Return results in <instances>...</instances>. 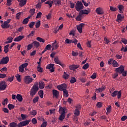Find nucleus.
<instances>
[{
    "mask_svg": "<svg viewBox=\"0 0 127 127\" xmlns=\"http://www.w3.org/2000/svg\"><path fill=\"white\" fill-rule=\"evenodd\" d=\"M39 90V87H38V83H35L30 91V96H33L36 95V93H37Z\"/></svg>",
    "mask_w": 127,
    "mask_h": 127,
    "instance_id": "1",
    "label": "nucleus"
},
{
    "mask_svg": "<svg viewBox=\"0 0 127 127\" xmlns=\"http://www.w3.org/2000/svg\"><path fill=\"white\" fill-rule=\"evenodd\" d=\"M75 8L77 11L81 12L82 9H84V5H83V3H82V2L80 1H77L75 5Z\"/></svg>",
    "mask_w": 127,
    "mask_h": 127,
    "instance_id": "2",
    "label": "nucleus"
},
{
    "mask_svg": "<svg viewBox=\"0 0 127 127\" xmlns=\"http://www.w3.org/2000/svg\"><path fill=\"white\" fill-rule=\"evenodd\" d=\"M111 95L113 98H115L116 96H117L118 99H120L121 97L122 96V91L115 90L112 93H111Z\"/></svg>",
    "mask_w": 127,
    "mask_h": 127,
    "instance_id": "3",
    "label": "nucleus"
},
{
    "mask_svg": "<svg viewBox=\"0 0 127 127\" xmlns=\"http://www.w3.org/2000/svg\"><path fill=\"white\" fill-rule=\"evenodd\" d=\"M10 21H11V19H9L7 21L4 22V23L1 25V27L3 28L4 29L5 28H9L10 27Z\"/></svg>",
    "mask_w": 127,
    "mask_h": 127,
    "instance_id": "4",
    "label": "nucleus"
},
{
    "mask_svg": "<svg viewBox=\"0 0 127 127\" xmlns=\"http://www.w3.org/2000/svg\"><path fill=\"white\" fill-rule=\"evenodd\" d=\"M30 121H31L30 120L22 121L18 124L17 127H25V126H28L29 123H30Z\"/></svg>",
    "mask_w": 127,
    "mask_h": 127,
    "instance_id": "5",
    "label": "nucleus"
},
{
    "mask_svg": "<svg viewBox=\"0 0 127 127\" xmlns=\"http://www.w3.org/2000/svg\"><path fill=\"white\" fill-rule=\"evenodd\" d=\"M9 61V57L6 56L5 57L3 58L0 62V64L1 65H6L7 63H8Z\"/></svg>",
    "mask_w": 127,
    "mask_h": 127,
    "instance_id": "6",
    "label": "nucleus"
},
{
    "mask_svg": "<svg viewBox=\"0 0 127 127\" xmlns=\"http://www.w3.org/2000/svg\"><path fill=\"white\" fill-rule=\"evenodd\" d=\"M68 86H67V84L64 83L62 84L61 85H59L57 86V88L58 89H59V91H64V90H67Z\"/></svg>",
    "mask_w": 127,
    "mask_h": 127,
    "instance_id": "7",
    "label": "nucleus"
},
{
    "mask_svg": "<svg viewBox=\"0 0 127 127\" xmlns=\"http://www.w3.org/2000/svg\"><path fill=\"white\" fill-rule=\"evenodd\" d=\"M95 12L98 15H103L104 14V9H103V8L100 7L96 9Z\"/></svg>",
    "mask_w": 127,
    "mask_h": 127,
    "instance_id": "8",
    "label": "nucleus"
},
{
    "mask_svg": "<svg viewBox=\"0 0 127 127\" xmlns=\"http://www.w3.org/2000/svg\"><path fill=\"white\" fill-rule=\"evenodd\" d=\"M24 81L25 84H30L33 81V79L30 78V76H27L24 77Z\"/></svg>",
    "mask_w": 127,
    "mask_h": 127,
    "instance_id": "9",
    "label": "nucleus"
},
{
    "mask_svg": "<svg viewBox=\"0 0 127 127\" xmlns=\"http://www.w3.org/2000/svg\"><path fill=\"white\" fill-rule=\"evenodd\" d=\"M6 87H7V85H6V82H5V81H1L0 83V91H3V90H5V89H6Z\"/></svg>",
    "mask_w": 127,
    "mask_h": 127,
    "instance_id": "10",
    "label": "nucleus"
},
{
    "mask_svg": "<svg viewBox=\"0 0 127 127\" xmlns=\"http://www.w3.org/2000/svg\"><path fill=\"white\" fill-rule=\"evenodd\" d=\"M54 60L56 64L60 65L63 68H65V64L61 63V62L59 60L58 57L54 58Z\"/></svg>",
    "mask_w": 127,
    "mask_h": 127,
    "instance_id": "11",
    "label": "nucleus"
},
{
    "mask_svg": "<svg viewBox=\"0 0 127 127\" xmlns=\"http://www.w3.org/2000/svg\"><path fill=\"white\" fill-rule=\"evenodd\" d=\"M125 70V67L123 65H121L119 67L115 68V72L116 73H119V74H122V72Z\"/></svg>",
    "mask_w": 127,
    "mask_h": 127,
    "instance_id": "12",
    "label": "nucleus"
},
{
    "mask_svg": "<svg viewBox=\"0 0 127 127\" xmlns=\"http://www.w3.org/2000/svg\"><path fill=\"white\" fill-rule=\"evenodd\" d=\"M46 69L50 70L51 73H53L54 72V64H49L46 66Z\"/></svg>",
    "mask_w": 127,
    "mask_h": 127,
    "instance_id": "13",
    "label": "nucleus"
},
{
    "mask_svg": "<svg viewBox=\"0 0 127 127\" xmlns=\"http://www.w3.org/2000/svg\"><path fill=\"white\" fill-rule=\"evenodd\" d=\"M80 68V65H69V68L71 71H76L77 69Z\"/></svg>",
    "mask_w": 127,
    "mask_h": 127,
    "instance_id": "14",
    "label": "nucleus"
},
{
    "mask_svg": "<svg viewBox=\"0 0 127 127\" xmlns=\"http://www.w3.org/2000/svg\"><path fill=\"white\" fill-rule=\"evenodd\" d=\"M53 97L58 99L59 97V92L56 90L53 89L52 90Z\"/></svg>",
    "mask_w": 127,
    "mask_h": 127,
    "instance_id": "15",
    "label": "nucleus"
},
{
    "mask_svg": "<svg viewBox=\"0 0 127 127\" xmlns=\"http://www.w3.org/2000/svg\"><path fill=\"white\" fill-rule=\"evenodd\" d=\"M85 26L84 23H81L77 27V29L79 33H82L83 30V27Z\"/></svg>",
    "mask_w": 127,
    "mask_h": 127,
    "instance_id": "16",
    "label": "nucleus"
},
{
    "mask_svg": "<svg viewBox=\"0 0 127 127\" xmlns=\"http://www.w3.org/2000/svg\"><path fill=\"white\" fill-rule=\"evenodd\" d=\"M18 2H20L19 4V6L22 7V6H24L26 4V2H27V0H18Z\"/></svg>",
    "mask_w": 127,
    "mask_h": 127,
    "instance_id": "17",
    "label": "nucleus"
},
{
    "mask_svg": "<svg viewBox=\"0 0 127 127\" xmlns=\"http://www.w3.org/2000/svg\"><path fill=\"white\" fill-rule=\"evenodd\" d=\"M66 110L67 109L65 107H60L59 110V114H64V115H65V114H66Z\"/></svg>",
    "mask_w": 127,
    "mask_h": 127,
    "instance_id": "18",
    "label": "nucleus"
},
{
    "mask_svg": "<svg viewBox=\"0 0 127 127\" xmlns=\"http://www.w3.org/2000/svg\"><path fill=\"white\" fill-rule=\"evenodd\" d=\"M124 18V15H122L121 14H119L117 16L116 21H117V22H120V21H122V20H123V19Z\"/></svg>",
    "mask_w": 127,
    "mask_h": 127,
    "instance_id": "19",
    "label": "nucleus"
},
{
    "mask_svg": "<svg viewBox=\"0 0 127 127\" xmlns=\"http://www.w3.org/2000/svg\"><path fill=\"white\" fill-rule=\"evenodd\" d=\"M32 44L33 45V46H34V47H36V48H38L39 46H40V43H39L37 41H34L32 43Z\"/></svg>",
    "mask_w": 127,
    "mask_h": 127,
    "instance_id": "20",
    "label": "nucleus"
},
{
    "mask_svg": "<svg viewBox=\"0 0 127 127\" xmlns=\"http://www.w3.org/2000/svg\"><path fill=\"white\" fill-rule=\"evenodd\" d=\"M24 38V36L20 35L14 39V41L18 42L22 40Z\"/></svg>",
    "mask_w": 127,
    "mask_h": 127,
    "instance_id": "21",
    "label": "nucleus"
},
{
    "mask_svg": "<svg viewBox=\"0 0 127 127\" xmlns=\"http://www.w3.org/2000/svg\"><path fill=\"white\" fill-rule=\"evenodd\" d=\"M52 1L55 5H61V0H53Z\"/></svg>",
    "mask_w": 127,
    "mask_h": 127,
    "instance_id": "22",
    "label": "nucleus"
},
{
    "mask_svg": "<svg viewBox=\"0 0 127 127\" xmlns=\"http://www.w3.org/2000/svg\"><path fill=\"white\" fill-rule=\"evenodd\" d=\"M82 19H83V15L80 12L79 13V15L76 17V19L77 21H81V20H82Z\"/></svg>",
    "mask_w": 127,
    "mask_h": 127,
    "instance_id": "23",
    "label": "nucleus"
},
{
    "mask_svg": "<svg viewBox=\"0 0 127 127\" xmlns=\"http://www.w3.org/2000/svg\"><path fill=\"white\" fill-rule=\"evenodd\" d=\"M44 82L43 81H41L39 83V87L40 89V90H42V89H44V86H45Z\"/></svg>",
    "mask_w": 127,
    "mask_h": 127,
    "instance_id": "24",
    "label": "nucleus"
},
{
    "mask_svg": "<svg viewBox=\"0 0 127 127\" xmlns=\"http://www.w3.org/2000/svg\"><path fill=\"white\" fill-rule=\"evenodd\" d=\"M16 98L19 102H22V100H23V98H22V95H21V94H17Z\"/></svg>",
    "mask_w": 127,
    "mask_h": 127,
    "instance_id": "25",
    "label": "nucleus"
},
{
    "mask_svg": "<svg viewBox=\"0 0 127 127\" xmlns=\"http://www.w3.org/2000/svg\"><path fill=\"white\" fill-rule=\"evenodd\" d=\"M30 17L28 16V17L25 18L22 22V23L23 24H27L28 23V22L29 21V20L30 19Z\"/></svg>",
    "mask_w": 127,
    "mask_h": 127,
    "instance_id": "26",
    "label": "nucleus"
},
{
    "mask_svg": "<svg viewBox=\"0 0 127 127\" xmlns=\"http://www.w3.org/2000/svg\"><path fill=\"white\" fill-rule=\"evenodd\" d=\"M80 12L81 13L82 15H83V14H87V15H88V13H90V12H91V11H90V10H81V11H80Z\"/></svg>",
    "mask_w": 127,
    "mask_h": 127,
    "instance_id": "27",
    "label": "nucleus"
},
{
    "mask_svg": "<svg viewBox=\"0 0 127 127\" xmlns=\"http://www.w3.org/2000/svg\"><path fill=\"white\" fill-rule=\"evenodd\" d=\"M112 66L114 68H117V67H119V64H118L116 61L114 60L112 62Z\"/></svg>",
    "mask_w": 127,
    "mask_h": 127,
    "instance_id": "28",
    "label": "nucleus"
},
{
    "mask_svg": "<svg viewBox=\"0 0 127 127\" xmlns=\"http://www.w3.org/2000/svg\"><path fill=\"white\" fill-rule=\"evenodd\" d=\"M69 74H67L66 72H64V74L63 75V78H64V79H65V80H68V79H69Z\"/></svg>",
    "mask_w": 127,
    "mask_h": 127,
    "instance_id": "29",
    "label": "nucleus"
},
{
    "mask_svg": "<svg viewBox=\"0 0 127 127\" xmlns=\"http://www.w3.org/2000/svg\"><path fill=\"white\" fill-rule=\"evenodd\" d=\"M4 51L5 53H7L8 51H9V44L6 45V46H4Z\"/></svg>",
    "mask_w": 127,
    "mask_h": 127,
    "instance_id": "30",
    "label": "nucleus"
},
{
    "mask_svg": "<svg viewBox=\"0 0 127 127\" xmlns=\"http://www.w3.org/2000/svg\"><path fill=\"white\" fill-rule=\"evenodd\" d=\"M63 92H64V95L65 98H68V97H69V92H68L67 89L64 90Z\"/></svg>",
    "mask_w": 127,
    "mask_h": 127,
    "instance_id": "31",
    "label": "nucleus"
},
{
    "mask_svg": "<svg viewBox=\"0 0 127 127\" xmlns=\"http://www.w3.org/2000/svg\"><path fill=\"white\" fill-rule=\"evenodd\" d=\"M64 119H65V114H61L59 118V121H63Z\"/></svg>",
    "mask_w": 127,
    "mask_h": 127,
    "instance_id": "32",
    "label": "nucleus"
},
{
    "mask_svg": "<svg viewBox=\"0 0 127 127\" xmlns=\"http://www.w3.org/2000/svg\"><path fill=\"white\" fill-rule=\"evenodd\" d=\"M30 15L29 17H30V18H31V17H32L33 15H34V13H35V9H31L30 10Z\"/></svg>",
    "mask_w": 127,
    "mask_h": 127,
    "instance_id": "33",
    "label": "nucleus"
},
{
    "mask_svg": "<svg viewBox=\"0 0 127 127\" xmlns=\"http://www.w3.org/2000/svg\"><path fill=\"white\" fill-rule=\"evenodd\" d=\"M52 46L53 49H52V50H53V49H57V48H58V44L56 43V42L53 43Z\"/></svg>",
    "mask_w": 127,
    "mask_h": 127,
    "instance_id": "34",
    "label": "nucleus"
},
{
    "mask_svg": "<svg viewBox=\"0 0 127 127\" xmlns=\"http://www.w3.org/2000/svg\"><path fill=\"white\" fill-rule=\"evenodd\" d=\"M15 77L18 82H21V75L19 74H17L16 75Z\"/></svg>",
    "mask_w": 127,
    "mask_h": 127,
    "instance_id": "35",
    "label": "nucleus"
},
{
    "mask_svg": "<svg viewBox=\"0 0 127 127\" xmlns=\"http://www.w3.org/2000/svg\"><path fill=\"white\" fill-rule=\"evenodd\" d=\"M45 4H48L49 5L50 7H51L52 6V4H53V1L51 0H48L47 2H46Z\"/></svg>",
    "mask_w": 127,
    "mask_h": 127,
    "instance_id": "36",
    "label": "nucleus"
},
{
    "mask_svg": "<svg viewBox=\"0 0 127 127\" xmlns=\"http://www.w3.org/2000/svg\"><path fill=\"white\" fill-rule=\"evenodd\" d=\"M76 82H77V79H76V78H75V77H71V80H70L71 84H74V83H76Z\"/></svg>",
    "mask_w": 127,
    "mask_h": 127,
    "instance_id": "37",
    "label": "nucleus"
},
{
    "mask_svg": "<svg viewBox=\"0 0 127 127\" xmlns=\"http://www.w3.org/2000/svg\"><path fill=\"white\" fill-rule=\"evenodd\" d=\"M89 67H90L89 63H86L85 65H83V66L82 67V69H83L84 70H87V69H88Z\"/></svg>",
    "mask_w": 127,
    "mask_h": 127,
    "instance_id": "38",
    "label": "nucleus"
},
{
    "mask_svg": "<svg viewBox=\"0 0 127 127\" xmlns=\"http://www.w3.org/2000/svg\"><path fill=\"white\" fill-rule=\"evenodd\" d=\"M38 95L40 97L41 99H42V98H43V95H44L43 90H40L38 92Z\"/></svg>",
    "mask_w": 127,
    "mask_h": 127,
    "instance_id": "39",
    "label": "nucleus"
},
{
    "mask_svg": "<svg viewBox=\"0 0 127 127\" xmlns=\"http://www.w3.org/2000/svg\"><path fill=\"white\" fill-rule=\"evenodd\" d=\"M118 9L120 10V13H123V10H124V6L120 5L118 7Z\"/></svg>",
    "mask_w": 127,
    "mask_h": 127,
    "instance_id": "40",
    "label": "nucleus"
},
{
    "mask_svg": "<svg viewBox=\"0 0 127 127\" xmlns=\"http://www.w3.org/2000/svg\"><path fill=\"white\" fill-rule=\"evenodd\" d=\"M19 72H20V73H24V68L21 65L19 67Z\"/></svg>",
    "mask_w": 127,
    "mask_h": 127,
    "instance_id": "41",
    "label": "nucleus"
},
{
    "mask_svg": "<svg viewBox=\"0 0 127 127\" xmlns=\"http://www.w3.org/2000/svg\"><path fill=\"white\" fill-rule=\"evenodd\" d=\"M105 90V88L104 87L102 88H99L98 89H96V91L97 93H101V92H103Z\"/></svg>",
    "mask_w": 127,
    "mask_h": 127,
    "instance_id": "42",
    "label": "nucleus"
},
{
    "mask_svg": "<svg viewBox=\"0 0 127 127\" xmlns=\"http://www.w3.org/2000/svg\"><path fill=\"white\" fill-rule=\"evenodd\" d=\"M36 39L38 40V41H39V42H42L43 43H44V42H45V40H44V39L39 37H37Z\"/></svg>",
    "mask_w": 127,
    "mask_h": 127,
    "instance_id": "43",
    "label": "nucleus"
},
{
    "mask_svg": "<svg viewBox=\"0 0 127 127\" xmlns=\"http://www.w3.org/2000/svg\"><path fill=\"white\" fill-rule=\"evenodd\" d=\"M17 124L15 122H12L10 124V127H17Z\"/></svg>",
    "mask_w": 127,
    "mask_h": 127,
    "instance_id": "44",
    "label": "nucleus"
},
{
    "mask_svg": "<svg viewBox=\"0 0 127 127\" xmlns=\"http://www.w3.org/2000/svg\"><path fill=\"white\" fill-rule=\"evenodd\" d=\"M74 114L75 116H79V115H80V110L78 109H75Z\"/></svg>",
    "mask_w": 127,
    "mask_h": 127,
    "instance_id": "45",
    "label": "nucleus"
},
{
    "mask_svg": "<svg viewBox=\"0 0 127 127\" xmlns=\"http://www.w3.org/2000/svg\"><path fill=\"white\" fill-rule=\"evenodd\" d=\"M8 108L10 110H12V109H14V108H15V106H14V105L13 104H9L8 105Z\"/></svg>",
    "mask_w": 127,
    "mask_h": 127,
    "instance_id": "46",
    "label": "nucleus"
},
{
    "mask_svg": "<svg viewBox=\"0 0 127 127\" xmlns=\"http://www.w3.org/2000/svg\"><path fill=\"white\" fill-rule=\"evenodd\" d=\"M14 80V76H12V77L9 76L7 79V81L9 82H12Z\"/></svg>",
    "mask_w": 127,
    "mask_h": 127,
    "instance_id": "47",
    "label": "nucleus"
},
{
    "mask_svg": "<svg viewBox=\"0 0 127 127\" xmlns=\"http://www.w3.org/2000/svg\"><path fill=\"white\" fill-rule=\"evenodd\" d=\"M106 111L107 113H111V111H112V106L111 105H109L106 108Z\"/></svg>",
    "mask_w": 127,
    "mask_h": 127,
    "instance_id": "48",
    "label": "nucleus"
},
{
    "mask_svg": "<svg viewBox=\"0 0 127 127\" xmlns=\"http://www.w3.org/2000/svg\"><path fill=\"white\" fill-rule=\"evenodd\" d=\"M34 24H35V22H31L29 24V27H30V28H33Z\"/></svg>",
    "mask_w": 127,
    "mask_h": 127,
    "instance_id": "49",
    "label": "nucleus"
},
{
    "mask_svg": "<svg viewBox=\"0 0 127 127\" xmlns=\"http://www.w3.org/2000/svg\"><path fill=\"white\" fill-rule=\"evenodd\" d=\"M96 106L97 108H102V107H103V103H102L101 102H98L96 104Z\"/></svg>",
    "mask_w": 127,
    "mask_h": 127,
    "instance_id": "50",
    "label": "nucleus"
},
{
    "mask_svg": "<svg viewBox=\"0 0 127 127\" xmlns=\"http://www.w3.org/2000/svg\"><path fill=\"white\" fill-rule=\"evenodd\" d=\"M41 16H42V13H41V12H39L37 14V16L36 17V18H41Z\"/></svg>",
    "mask_w": 127,
    "mask_h": 127,
    "instance_id": "51",
    "label": "nucleus"
},
{
    "mask_svg": "<svg viewBox=\"0 0 127 127\" xmlns=\"http://www.w3.org/2000/svg\"><path fill=\"white\" fill-rule=\"evenodd\" d=\"M8 102V99L7 98H6L3 101L2 104L3 105V106H6V105H7Z\"/></svg>",
    "mask_w": 127,
    "mask_h": 127,
    "instance_id": "52",
    "label": "nucleus"
},
{
    "mask_svg": "<svg viewBox=\"0 0 127 127\" xmlns=\"http://www.w3.org/2000/svg\"><path fill=\"white\" fill-rule=\"evenodd\" d=\"M4 78H6V74L0 73V79H4Z\"/></svg>",
    "mask_w": 127,
    "mask_h": 127,
    "instance_id": "53",
    "label": "nucleus"
},
{
    "mask_svg": "<svg viewBox=\"0 0 127 127\" xmlns=\"http://www.w3.org/2000/svg\"><path fill=\"white\" fill-rule=\"evenodd\" d=\"M32 123L33 125H36L37 124V120L36 118H33L32 119Z\"/></svg>",
    "mask_w": 127,
    "mask_h": 127,
    "instance_id": "54",
    "label": "nucleus"
},
{
    "mask_svg": "<svg viewBox=\"0 0 127 127\" xmlns=\"http://www.w3.org/2000/svg\"><path fill=\"white\" fill-rule=\"evenodd\" d=\"M21 12H19L16 14V19H20V15H21Z\"/></svg>",
    "mask_w": 127,
    "mask_h": 127,
    "instance_id": "55",
    "label": "nucleus"
},
{
    "mask_svg": "<svg viewBox=\"0 0 127 127\" xmlns=\"http://www.w3.org/2000/svg\"><path fill=\"white\" fill-rule=\"evenodd\" d=\"M40 21H38L35 25L36 26V28H39V27H40Z\"/></svg>",
    "mask_w": 127,
    "mask_h": 127,
    "instance_id": "56",
    "label": "nucleus"
},
{
    "mask_svg": "<svg viewBox=\"0 0 127 127\" xmlns=\"http://www.w3.org/2000/svg\"><path fill=\"white\" fill-rule=\"evenodd\" d=\"M39 99V97L38 96L34 98L33 100V103H37V102H38V100Z\"/></svg>",
    "mask_w": 127,
    "mask_h": 127,
    "instance_id": "57",
    "label": "nucleus"
},
{
    "mask_svg": "<svg viewBox=\"0 0 127 127\" xmlns=\"http://www.w3.org/2000/svg\"><path fill=\"white\" fill-rule=\"evenodd\" d=\"M28 64H29L28 63H25L22 64V65L21 66L24 68H26V67H27V66H28Z\"/></svg>",
    "mask_w": 127,
    "mask_h": 127,
    "instance_id": "58",
    "label": "nucleus"
},
{
    "mask_svg": "<svg viewBox=\"0 0 127 127\" xmlns=\"http://www.w3.org/2000/svg\"><path fill=\"white\" fill-rule=\"evenodd\" d=\"M52 15V14L51 13V12H50L48 14V15H46L47 19H48V20H49V19H50V18H51Z\"/></svg>",
    "mask_w": 127,
    "mask_h": 127,
    "instance_id": "59",
    "label": "nucleus"
},
{
    "mask_svg": "<svg viewBox=\"0 0 127 127\" xmlns=\"http://www.w3.org/2000/svg\"><path fill=\"white\" fill-rule=\"evenodd\" d=\"M32 47H33V45H32V43L30 44L27 46V50H30V49H31V48H32Z\"/></svg>",
    "mask_w": 127,
    "mask_h": 127,
    "instance_id": "60",
    "label": "nucleus"
},
{
    "mask_svg": "<svg viewBox=\"0 0 127 127\" xmlns=\"http://www.w3.org/2000/svg\"><path fill=\"white\" fill-rule=\"evenodd\" d=\"M47 50H50L51 49V45L50 44L47 45L45 48Z\"/></svg>",
    "mask_w": 127,
    "mask_h": 127,
    "instance_id": "61",
    "label": "nucleus"
},
{
    "mask_svg": "<svg viewBox=\"0 0 127 127\" xmlns=\"http://www.w3.org/2000/svg\"><path fill=\"white\" fill-rule=\"evenodd\" d=\"M46 126H47V122H44L41 125V127H46Z\"/></svg>",
    "mask_w": 127,
    "mask_h": 127,
    "instance_id": "62",
    "label": "nucleus"
},
{
    "mask_svg": "<svg viewBox=\"0 0 127 127\" xmlns=\"http://www.w3.org/2000/svg\"><path fill=\"white\" fill-rule=\"evenodd\" d=\"M113 59H109L108 61V64L109 65H112V62H113Z\"/></svg>",
    "mask_w": 127,
    "mask_h": 127,
    "instance_id": "63",
    "label": "nucleus"
},
{
    "mask_svg": "<svg viewBox=\"0 0 127 127\" xmlns=\"http://www.w3.org/2000/svg\"><path fill=\"white\" fill-rule=\"evenodd\" d=\"M121 42L124 43V44H127V40L126 39H122Z\"/></svg>",
    "mask_w": 127,
    "mask_h": 127,
    "instance_id": "64",
    "label": "nucleus"
}]
</instances>
